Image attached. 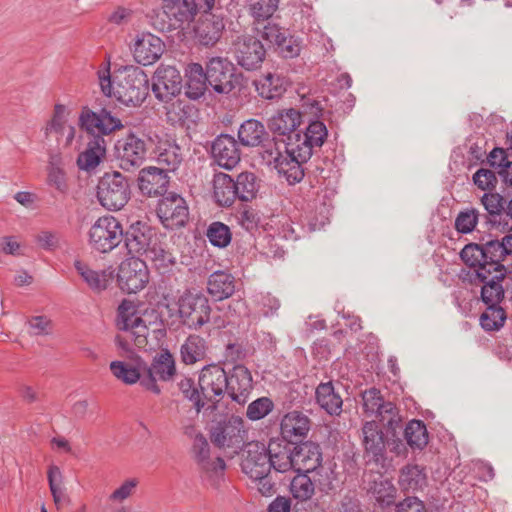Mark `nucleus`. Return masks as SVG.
Listing matches in <instances>:
<instances>
[{"label":"nucleus","mask_w":512,"mask_h":512,"mask_svg":"<svg viewBox=\"0 0 512 512\" xmlns=\"http://www.w3.org/2000/svg\"><path fill=\"white\" fill-rule=\"evenodd\" d=\"M211 155L215 162L226 170L233 169L241 160L238 142L229 134H220L214 139Z\"/></svg>","instance_id":"5701e85b"},{"label":"nucleus","mask_w":512,"mask_h":512,"mask_svg":"<svg viewBox=\"0 0 512 512\" xmlns=\"http://www.w3.org/2000/svg\"><path fill=\"white\" fill-rule=\"evenodd\" d=\"M290 491L295 499L307 501L314 495L315 483L308 473L298 472L290 483Z\"/></svg>","instance_id":"603ef678"},{"label":"nucleus","mask_w":512,"mask_h":512,"mask_svg":"<svg viewBox=\"0 0 512 512\" xmlns=\"http://www.w3.org/2000/svg\"><path fill=\"white\" fill-rule=\"evenodd\" d=\"M369 492L381 507H389L395 502L397 490L390 480L379 477L373 481Z\"/></svg>","instance_id":"09e8293b"},{"label":"nucleus","mask_w":512,"mask_h":512,"mask_svg":"<svg viewBox=\"0 0 512 512\" xmlns=\"http://www.w3.org/2000/svg\"><path fill=\"white\" fill-rule=\"evenodd\" d=\"M208 85L217 94H229L237 83L235 67L226 57L213 56L206 62L204 68Z\"/></svg>","instance_id":"9d476101"},{"label":"nucleus","mask_w":512,"mask_h":512,"mask_svg":"<svg viewBox=\"0 0 512 512\" xmlns=\"http://www.w3.org/2000/svg\"><path fill=\"white\" fill-rule=\"evenodd\" d=\"M30 336H48L53 332V323L47 316H33L27 321Z\"/></svg>","instance_id":"052dcab7"},{"label":"nucleus","mask_w":512,"mask_h":512,"mask_svg":"<svg viewBox=\"0 0 512 512\" xmlns=\"http://www.w3.org/2000/svg\"><path fill=\"white\" fill-rule=\"evenodd\" d=\"M139 481L136 478L125 480L113 493L110 494L109 500L113 502H123L128 499L135 491Z\"/></svg>","instance_id":"774afa93"},{"label":"nucleus","mask_w":512,"mask_h":512,"mask_svg":"<svg viewBox=\"0 0 512 512\" xmlns=\"http://www.w3.org/2000/svg\"><path fill=\"white\" fill-rule=\"evenodd\" d=\"M479 221H482L481 213L475 208L460 211L454 222L455 229L460 234L471 233Z\"/></svg>","instance_id":"6e6d98bb"},{"label":"nucleus","mask_w":512,"mask_h":512,"mask_svg":"<svg viewBox=\"0 0 512 512\" xmlns=\"http://www.w3.org/2000/svg\"><path fill=\"white\" fill-rule=\"evenodd\" d=\"M145 372L146 375L142 378L141 385L154 394H160L161 389L156 381H169L176 373L173 356L167 351L159 354L151 365H147Z\"/></svg>","instance_id":"a211bd4d"},{"label":"nucleus","mask_w":512,"mask_h":512,"mask_svg":"<svg viewBox=\"0 0 512 512\" xmlns=\"http://www.w3.org/2000/svg\"><path fill=\"white\" fill-rule=\"evenodd\" d=\"M186 95L193 100L202 97L207 89L208 79L203 66L191 63L186 70Z\"/></svg>","instance_id":"79ce46f5"},{"label":"nucleus","mask_w":512,"mask_h":512,"mask_svg":"<svg viewBox=\"0 0 512 512\" xmlns=\"http://www.w3.org/2000/svg\"><path fill=\"white\" fill-rule=\"evenodd\" d=\"M198 386L206 402H213L227 392V372L218 364L204 366L199 374Z\"/></svg>","instance_id":"dca6fc26"},{"label":"nucleus","mask_w":512,"mask_h":512,"mask_svg":"<svg viewBox=\"0 0 512 512\" xmlns=\"http://www.w3.org/2000/svg\"><path fill=\"white\" fill-rule=\"evenodd\" d=\"M252 388L251 372L244 365H234L227 372V393L234 402L245 404Z\"/></svg>","instance_id":"393cba45"},{"label":"nucleus","mask_w":512,"mask_h":512,"mask_svg":"<svg viewBox=\"0 0 512 512\" xmlns=\"http://www.w3.org/2000/svg\"><path fill=\"white\" fill-rule=\"evenodd\" d=\"M233 182L238 200L248 202L257 196L260 184L253 172H241L235 179L233 178Z\"/></svg>","instance_id":"c03bdc74"},{"label":"nucleus","mask_w":512,"mask_h":512,"mask_svg":"<svg viewBox=\"0 0 512 512\" xmlns=\"http://www.w3.org/2000/svg\"><path fill=\"white\" fill-rule=\"evenodd\" d=\"M328 136L326 125L319 120L309 122L303 131L287 136L285 152H278L273 159L274 167L289 184L299 183L305 176L304 165L310 160L315 148H320Z\"/></svg>","instance_id":"f257e3e1"},{"label":"nucleus","mask_w":512,"mask_h":512,"mask_svg":"<svg viewBox=\"0 0 512 512\" xmlns=\"http://www.w3.org/2000/svg\"><path fill=\"white\" fill-rule=\"evenodd\" d=\"M138 187L148 197L163 196L169 186V177L161 168L149 166L139 172Z\"/></svg>","instance_id":"cd10ccee"},{"label":"nucleus","mask_w":512,"mask_h":512,"mask_svg":"<svg viewBox=\"0 0 512 512\" xmlns=\"http://www.w3.org/2000/svg\"><path fill=\"white\" fill-rule=\"evenodd\" d=\"M206 237L213 246L225 248L232 240V233L226 224L215 221L208 226Z\"/></svg>","instance_id":"5fc2aeb1"},{"label":"nucleus","mask_w":512,"mask_h":512,"mask_svg":"<svg viewBox=\"0 0 512 512\" xmlns=\"http://www.w3.org/2000/svg\"><path fill=\"white\" fill-rule=\"evenodd\" d=\"M273 408L274 403L270 398L261 397L248 405L246 415L250 420L257 421L267 416Z\"/></svg>","instance_id":"bf43d9fd"},{"label":"nucleus","mask_w":512,"mask_h":512,"mask_svg":"<svg viewBox=\"0 0 512 512\" xmlns=\"http://www.w3.org/2000/svg\"><path fill=\"white\" fill-rule=\"evenodd\" d=\"M233 178L226 173L219 172L213 177V197L222 207H230L237 199Z\"/></svg>","instance_id":"a19ab883"},{"label":"nucleus","mask_w":512,"mask_h":512,"mask_svg":"<svg viewBox=\"0 0 512 512\" xmlns=\"http://www.w3.org/2000/svg\"><path fill=\"white\" fill-rule=\"evenodd\" d=\"M163 41L151 34H142L135 42L133 56L136 62L144 66L154 64L164 52Z\"/></svg>","instance_id":"c756f323"},{"label":"nucleus","mask_w":512,"mask_h":512,"mask_svg":"<svg viewBox=\"0 0 512 512\" xmlns=\"http://www.w3.org/2000/svg\"><path fill=\"white\" fill-rule=\"evenodd\" d=\"M104 95L115 97L125 105L138 106L149 95V78L140 67L128 66L111 78L109 68L98 72Z\"/></svg>","instance_id":"7ed1b4c3"},{"label":"nucleus","mask_w":512,"mask_h":512,"mask_svg":"<svg viewBox=\"0 0 512 512\" xmlns=\"http://www.w3.org/2000/svg\"><path fill=\"white\" fill-rule=\"evenodd\" d=\"M399 483L405 490H417L426 483L424 469L418 465H407L401 470Z\"/></svg>","instance_id":"3c124183"},{"label":"nucleus","mask_w":512,"mask_h":512,"mask_svg":"<svg viewBox=\"0 0 512 512\" xmlns=\"http://www.w3.org/2000/svg\"><path fill=\"white\" fill-rule=\"evenodd\" d=\"M180 318L189 329L197 330L210 321L211 307L202 293L185 292L178 301Z\"/></svg>","instance_id":"1a4fd4ad"},{"label":"nucleus","mask_w":512,"mask_h":512,"mask_svg":"<svg viewBox=\"0 0 512 512\" xmlns=\"http://www.w3.org/2000/svg\"><path fill=\"white\" fill-rule=\"evenodd\" d=\"M123 227L114 216L98 218L89 230V244L99 253H109L121 242Z\"/></svg>","instance_id":"6e6552de"},{"label":"nucleus","mask_w":512,"mask_h":512,"mask_svg":"<svg viewBox=\"0 0 512 512\" xmlns=\"http://www.w3.org/2000/svg\"><path fill=\"white\" fill-rule=\"evenodd\" d=\"M275 47L284 58H295L301 51V45L298 39L288 33L281 38V41Z\"/></svg>","instance_id":"e2e57ef3"},{"label":"nucleus","mask_w":512,"mask_h":512,"mask_svg":"<svg viewBox=\"0 0 512 512\" xmlns=\"http://www.w3.org/2000/svg\"><path fill=\"white\" fill-rule=\"evenodd\" d=\"M131 197L128 179L120 172L105 173L97 185V199L109 211L122 209Z\"/></svg>","instance_id":"0eeeda50"},{"label":"nucleus","mask_w":512,"mask_h":512,"mask_svg":"<svg viewBox=\"0 0 512 512\" xmlns=\"http://www.w3.org/2000/svg\"><path fill=\"white\" fill-rule=\"evenodd\" d=\"M364 456L369 462L384 466L386 460V440L376 421H367L362 427Z\"/></svg>","instance_id":"6ab92c4d"},{"label":"nucleus","mask_w":512,"mask_h":512,"mask_svg":"<svg viewBox=\"0 0 512 512\" xmlns=\"http://www.w3.org/2000/svg\"><path fill=\"white\" fill-rule=\"evenodd\" d=\"M363 408L369 416H375L380 422L394 430L399 425L397 408L394 403L385 401L379 389L372 387L362 393Z\"/></svg>","instance_id":"4468645a"},{"label":"nucleus","mask_w":512,"mask_h":512,"mask_svg":"<svg viewBox=\"0 0 512 512\" xmlns=\"http://www.w3.org/2000/svg\"><path fill=\"white\" fill-rule=\"evenodd\" d=\"M182 89V77L173 66L160 65L154 73L151 90L155 97L168 102L178 95Z\"/></svg>","instance_id":"f3484780"},{"label":"nucleus","mask_w":512,"mask_h":512,"mask_svg":"<svg viewBox=\"0 0 512 512\" xmlns=\"http://www.w3.org/2000/svg\"><path fill=\"white\" fill-rule=\"evenodd\" d=\"M206 350V341L202 337L190 335L181 345V359L185 364H195L205 358Z\"/></svg>","instance_id":"49530a36"},{"label":"nucleus","mask_w":512,"mask_h":512,"mask_svg":"<svg viewBox=\"0 0 512 512\" xmlns=\"http://www.w3.org/2000/svg\"><path fill=\"white\" fill-rule=\"evenodd\" d=\"M404 437L412 449L422 450L428 444V431L422 420H411L405 427Z\"/></svg>","instance_id":"8fccbe9b"},{"label":"nucleus","mask_w":512,"mask_h":512,"mask_svg":"<svg viewBox=\"0 0 512 512\" xmlns=\"http://www.w3.org/2000/svg\"><path fill=\"white\" fill-rule=\"evenodd\" d=\"M497 176L490 169L480 168L473 175L474 184L481 190H492L496 187Z\"/></svg>","instance_id":"69168bd1"},{"label":"nucleus","mask_w":512,"mask_h":512,"mask_svg":"<svg viewBox=\"0 0 512 512\" xmlns=\"http://www.w3.org/2000/svg\"><path fill=\"white\" fill-rule=\"evenodd\" d=\"M177 385L183 396L193 403L198 413L206 406L201 389L195 386L192 378L183 377Z\"/></svg>","instance_id":"4d7b16f0"},{"label":"nucleus","mask_w":512,"mask_h":512,"mask_svg":"<svg viewBox=\"0 0 512 512\" xmlns=\"http://www.w3.org/2000/svg\"><path fill=\"white\" fill-rule=\"evenodd\" d=\"M506 314L499 305H487L486 311L480 316V325L485 331H497L503 327Z\"/></svg>","instance_id":"864d4df0"},{"label":"nucleus","mask_w":512,"mask_h":512,"mask_svg":"<svg viewBox=\"0 0 512 512\" xmlns=\"http://www.w3.org/2000/svg\"><path fill=\"white\" fill-rule=\"evenodd\" d=\"M481 203L486 213L481 214L485 226L505 231L507 222H504L506 199L499 193H484Z\"/></svg>","instance_id":"7c9ffc66"},{"label":"nucleus","mask_w":512,"mask_h":512,"mask_svg":"<svg viewBox=\"0 0 512 512\" xmlns=\"http://www.w3.org/2000/svg\"><path fill=\"white\" fill-rule=\"evenodd\" d=\"M302 123L301 113L294 109H284L277 111L269 120L268 128L271 132L278 135H287L295 133L297 127Z\"/></svg>","instance_id":"f704fd0d"},{"label":"nucleus","mask_w":512,"mask_h":512,"mask_svg":"<svg viewBox=\"0 0 512 512\" xmlns=\"http://www.w3.org/2000/svg\"><path fill=\"white\" fill-rule=\"evenodd\" d=\"M109 367L115 378L127 385H132L138 381L141 382L142 378L146 375L147 363L140 358L135 361L134 365L115 360L110 363Z\"/></svg>","instance_id":"58836bf2"},{"label":"nucleus","mask_w":512,"mask_h":512,"mask_svg":"<svg viewBox=\"0 0 512 512\" xmlns=\"http://www.w3.org/2000/svg\"><path fill=\"white\" fill-rule=\"evenodd\" d=\"M246 455L242 459V471L251 479L265 476L271 472V463L265 450V445L259 442L248 443Z\"/></svg>","instance_id":"412c9836"},{"label":"nucleus","mask_w":512,"mask_h":512,"mask_svg":"<svg viewBox=\"0 0 512 512\" xmlns=\"http://www.w3.org/2000/svg\"><path fill=\"white\" fill-rule=\"evenodd\" d=\"M266 50L260 40L248 36L238 38L235 43V57L237 63L246 70H254L260 66L265 58Z\"/></svg>","instance_id":"4be33fe9"},{"label":"nucleus","mask_w":512,"mask_h":512,"mask_svg":"<svg viewBox=\"0 0 512 512\" xmlns=\"http://www.w3.org/2000/svg\"><path fill=\"white\" fill-rule=\"evenodd\" d=\"M257 306L264 317H273L277 315L281 303L278 298L271 293L260 294L257 298Z\"/></svg>","instance_id":"0e129e2a"},{"label":"nucleus","mask_w":512,"mask_h":512,"mask_svg":"<svg viewBox=\"0 0 512 512\" xmlns=\"http://www.w3.org/2000/svg\"><path fill=\"white\" fill-rule=\"evenodd\" d=\"M315 399L320 408L331 416L342 412L343 400L333 381L321 382L316 387Z\"/></svg>","instance_id":"e433bc0d"},{"label":"nucleus","mask_w":512,"mask_h":512,"mask_svg":"<svg viewBox=\"0 0 512 512\" xmlns=\"http://www.w3.org/2000/svg\"><path fill=\"white\" fill-rule=\"evenodd\" d=\"M235 288V277L228 272L217 270L208 277L207 292L215 301H222L231 297Z\"/></svg>","instance_id":"c9c22d12"},{"label":"nucleus","mask_w":512,"mask_h":512,"mask_svg":"<svg viewBox=\"0 0 512 512\" xmlns=\"http://www.w3.org/2000/svg\"><path fill=\"white\" fill-rule=\"evenodd\" d=\"M311 429V419L302 411L287 412L280 421V434L284 441L296 444L304 440Z\"/></svg>","instance_id":"aec40b11"},{"label":"nucleus","mask_w":512,"mask_h":512,"mask_svg":"<svg viewBox=\"0 0 512 512\" xmlns=\"http://www.w3.org/2000/svg\"><path fill=\"white\" fill-rule=\"evenodd\" d=\"M117 281L119 287L127 293H137L142 290L149 281V271L145 259L129 257L121 262Z\"/></svg>","instance_id":"f8f14e48"},{"label":"nucleus","mask_w":512,"mask_h":512,"mask_svg":"<svg viewBox=\"0 0 512 512\" xmlns=\"http://www.w3.org/2000/svg\"><path fill=\"white\" fill-rule=\"evenodd\" d=\"M460 252L472 263L479 259L493 269H507L503 262L507 257H512V234L505 235L502 239L490 237L479 243H468Z\"/></svg>","instance_id":"423d86ee"},{"label":"nucleus","mask_w":512,"mask_h":512,"mask_svg":"<svg viewBox=\"0 0 512 512\" xmlns=\"http://www.w3.org/2000/svg\"><path fill=\"white\" fill-rule=\"evenodd\" d=\"M267 132L264 125L256 119L244 121L238 129V139L245 147H257L262 144Z\"/></svg>","instance_id":"37998d69"},{"label":"nucleus","mask_w":512,"mask_h":512,"mask_svg":"<svg viewBox=\"0 0 512 512\" xmlns=\"http://www.w3.org/2000/svg\"><path fill=\"white\" fill-rule=\"evenodd\" d=\"M146 154V140L133 132L118 139L114 145L115 158L123 170L139 167L146 159Z\"/></svg>","instance_id":"9b49d317"},{"label":"nucleus","mask_w":512,"mask_h":512,"mask_svg":"<svg viewBox=\"0 0 512 512\" xmlns=\"http://www.w3.org/2000/svg\"><path fill=\"white\" fill-rule=\"evenodd\" d=\"M155 159L164 172H175L183 162L182 149L175 141H161L156 147Z\"/></svg>","instance_id":"4c0bfd02"},{"label":"nucleus","mask_w":512,"mask_h":512,"mask_svg":"<svg viewBox=\"0 0 512 512\" xmlns=\"http://www.w3.org/2000/svg\"><path fill=\"white\" fill-rule=\"evenodd\" d=\"M156 212L163 226L170 230L185 226L189 217L185 199L174 193L159 201Z\"/></svg>","instance_id":"2eb2a0df"},{"label":"nucleus","mask_w":512,"mask_h":512,"mask_svg":"<svg viewBox=\"0 0 512 512\" xmlns=\"http://www.w3.org/2000/svg\"><path fill=\"white\" fill-rule=\"evenodd\" d=\"M122 333L115 338L117 346L126 353L132 351V346L144 348L147 344L148 327L142 318H137Z\"/></svg>","instance_id":"72a5a7b5"},{"label":"nucleus","mask_w":512,"mask_h":512,"mask_svg":"<svg viewBox=\"0 0 512 512\" xmlns=\"http://www.w3.org/2000/svg\"><path fill=\"white\" fill-rule=\"evenodd\" d=\"M224 29L222 15L206 12L202 14L195 27V35L200 44L213 46L220 40Z\"/></svg>","instance_id":"c85d7f7f"},{"label":"nucleus","mask_w":512,"mask_h":512,"mask_svg":"<svg viewBox=\"0 0 512 512\" xmlns=\"http://www.w3.org/2000/svg\"><path fill=\"white\" fill-rule=\"evenodd\" d=\"M462 262L469 268L463 276V280L472 285H482L481 300L486 305H499L504 298V288L502 281L504 280L507 269L488 267V263L479 259L473 263L466 259L463 253H459Z\"/></svg>","instance_id":"39448f33"},{"label":"nucleus","mask_w":512,"mask_h":512,"mask_svg":"<svg viewBox=\"0 0 512 512\" xmlns=\"http://www.w3.org/2000/svg\"><path fill=\"white\" fill-rule=\"evenodd\" d=\"M191 450L199 469L207 476L218 475L225 470L223 458L218 456L214 460L211 459L210 445L203 434H195Z\"/></svg>","instance_id":"bb28decb"},{"label":"nucleus","mask_w":512,"mask_h":512,"mask_svg":"<svg viewBox=\"0 0 512 512\" xmlns=\"http://www.w3.org/2000/svg\"><path fill=\"white\" fill-rule=\"evenodd\" d=\"M79 127L91 137L84 151L77 157V166L80 170L90 172L94 170L105 158L107 143L104 136L123 128L121 120L112 115L106 108L98 112L84 106L79 115Z\"/></svg>","instance_id":"f03ea898"},{"label":"nucleus","mask_w":512,"mask_h":512,"mask_svg":"<svg viewBox=\"0 0 512 512\" xmlns=\"http://www.w3.org/2000/svg\"><path fill=\"white\" fill-rule=\"evenodd\" d=\"M74 267L83 281L95 293H101L108 288L113 279V273L107 270H93L80 260H75Z\"/></svg>","instance_id":"ea45409f"},{"label":"nucleus","mask_w":512,"mask_h":512,"mask_svg":"<svg viewBox=\"0 0 512 512\" xmlns=\"http://www.w3.org/2000/svg\"><path fill=\"white\" fill-rule=\"evenodd\" d=\"M141 318L137 315V306L128 299H123L117 309L116 326L119 330H127L135 319Z\"/></svg>","instance_id":"13d9d810"},{"label":"nucleus","mask_w":512,"mask_h":512,"mask_svg":"<svg viewBox=\"0 0 512 512\" xmlns=\"http://www.w3.org/2000/svg\"><path fill=\"white\" fill-rule=\"evenodd\" d=\"M280 0H249L247 9L256 25L264 24L273 18L279 8Z\"/></svg>","instance_id":"de8ad7c7"},{"label":"nucleus","mask_w":512,"mask_h":512,"mask_svg":"<svg viewBox=\"0 0 512 512\" xmlns=\"http://www.w3.org/2000/svg\"><path fill=\"white\" fill-rule=\"evenodd\" d=\"M265 23L261 36L263 39L276 46L281 41V38L287 34V30L271 20L266 21Z\"/></svg>","instance_id":"338daca9"},{"label":"nucleus","mask_w":512,"mask_h":512,"mask_svg":"<svg viewBox=\"0 0 512 512\" xmlns=\"http://www.w3.org/2000/svg\"><path fill=\"white\" fill-rule=\"evenodd\" d=\"M294 470L311 473L322 463V451L319 444L312 441H301L293 444Z\"/></svg>","instance_id":"a878e982"},{"label":"nucleus","mask_w":512,"mask_h":512,"mask_svg":"<svg viewBox=\"0 0 512 512\" xmlns=\"http://www.w3.org/2000/svg\"><path fill=\"white\" fill-rule=\"evenodd\" d=\"M265 450L270 458L271 469L275 472L285 473L294 470L293 444L283 439H271Z\"/></svg>","instance_id":"473e14b6"},{"label":"nucleus","mask_w":512,"mask_h":512,"mask_svg":"<svg viewBox=\"0 0 512 512\" xmlns=\"http://www.w3.org/2000/svg\"><path fill=\"white\" fill-rule=\"evenodd\" d=\"M163 13L169 18V26L181 27L190 24L198 11L195 0H162Z\"/></svg>","instance_id":"2f4dec72"},{"label":"nucleus","mask_w":512,"mask_h":512,"mask_svg":"<svg viewBox=\"0 0 512 512\" xmlns=\"http://www.w3.org/2000/svg\"><path fill=\"white\" fill-rule=\"evenodd\" d=\"M258 96L269 101H278L291 86L288 77L278 72H267L253 81Z\"/></svg>","instance_id":"b1692460"},{"label":"nucleus","mask_w":512,"mask_h":512,"mask_svg":"<svg viewBox=\"0 0 512 512\" xmlns=\"http://www.w3.org/2000/svg\"><path fill=\"white\" fill-rule=\"evenodd\" d=\"M47 478L49 489L56 507L59 509L62 506L69 505L70 497L66 493L64 478L60 468L56 465L49 466Z\"/></svg>","instance_id":"a18cd8bd"},{"label":"nucleus","mask_w":512,"mask_h":512,"mask_svg":"<svg viewBox=\"0 0 512 512\" xmlns=\"http://www.w3.org/2000/svg\"><path fill=\"white\" fill-rule=\"evenodd\" d=\"M47 183L60 193L64 194L68 191L66 174L62 168L55 164H50L48 167Z\"/></svg>","instance_id":"680f3d73"},{"label":"nucleus","mask_w":512,"mask_h":512,"mask_svg":"<svg viewBox=\"0 0 512 512\" xmlns=\"http://www.w3.org/2000/svg\"><path fill=\"white\" fill-rule=\"evenodd\" d=\"M246 430L240 417L231 416L219 422L211 431V441L219 448H232L237 453L245 443Z\"/></svg>","instance_id":"ddd939ff"},{"label":"nucleus","mask_w":512,"mask_h":512,"mask_svg":"<svg viewBox=\"0 0 512 512\" xmlns=\"http://www.w3.org/2000/svg\"><path fill=\"white\" fill-rule=\"evenodd\" d=\"M122 242L130 257H144L158 270H167L175 263L172 253L164 248L153 229L144 222L137 221L123 229Z\"/></svg>","instance_id":"20e7f679"}]
</instances>
